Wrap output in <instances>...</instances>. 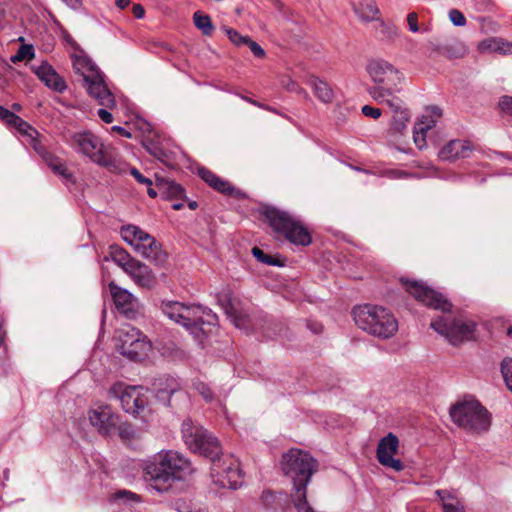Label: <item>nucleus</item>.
<instances>
[{
	"instance_id": "1",
	"label": "nucleus",
	"mask_w": 512,
	"mask_h": 512,
	"mask_svg": "<svg viewBox=\"0 0 512 512\" xmlns=\"http://www.w3.org/2000/svg\"><path fill=\"white\" fill-rule=\"evenodd\" d=\"M182 437L190 450L212 461L211 477L214 484L229 489L241 486L242 474L238 462L232 458H219L221 447L212 434L186 419L182 423Z\"/></svg>"
},
{
	"instance_id": "2",
	"label": "nucleus",
	"mask_w": 512,
	"mask_h": 512,
	"mask_svg": "<svg viewBox=\"0 0 512 512\" xmlns=\"http://www.w3.org/2000/svg\"><path fill=\"white\" fill-rule=\"evenodd\" d=\"M407 292L415 299L443 314L433 320L431 328L444 336L451 344L456 345L472 338L475 323L469 320L456 318L451 314L452 303L441 293L429 288L422 282L401 280Z\"/></svg>"
},
{
	"instance_id": "3",
	"label": "nucleus",
	"mask_w": 512,
	"mask_h": 512,
	"mask_svg": "<svg viewBox=\"0 0 512 512\" xmlns=\"http://www.w3.org/2000/svg\"><path fill=\"white\" fill-rule=\"evenodd\" d=\"M193 471L189 460L176 451H161L146 461L145 479L157 492L168 491L175 481L183 480Z\"/></svg>"
},
{
	"instance_id": "4",
	"label": "nucleus",
	"mask_w": 512,
	"mask_h": 512,
	"mask_svg": "<svg viewBox=\"0 0 512 512\" xmlns=\"http://www.w3.org/2000/svg\"><path fill=\"white\" fill-rule=\"evenodd\" d=\"M160 309L167 318L183 326L200 343L204 338L203 325H215L218 320L211 309L201 305H185L179 301L164 300Z\"/></svg>"
},
{
	"instance_id": "5",
	"label": "nucleus",
	"mask_w": 512,
	"mask_h": 512,
	"mask_svg": "<svg viewBox=\"0 0 512 512\" xmlns=\"http://www.w3.org/2000/svg\"><path fill=\"white\" fill-rule=\"evenodd\" d=\"M73 150L99 166L105 167L110 172L124 173L128 169L125 163L115 150L110 146H105L101 139L91 132H77L70 136L68 141Z\"/></svg>"
},
{
	"instance_id": "6",
	"label": "nucleus",
	"mask_w": 512,
	"mask_h": 512,
	"mask_svg": "<svg viewBox=\"0 0 512 512\" xmlns=\"http://www.w3.org/2000/svg\"><path fill=\"white\" fill-rule=\"evenodd\" d=\"M353 316L360 329L375 337L388 339L398 330L396 318L382 306L366 304L355 307Z\"/></svg>"
},
{
	"instance_id": "7",
	"label": "nucleus",
	"mask_w": 512,
	"mask_h": 512,
	"mask_svg": "<svg viewBox=\"0 0 512 512\" xmlns=\"http://www.w3.org/2000/svg\"><path fill=\"white\" fill-rule=\"evenodd\" d=\"M367 72L375 83L367 91L375 101L384 103L400 92L403 74L389 62L372 60L367 65Z\"/></svg>"
},
{
	"instance_id": "8",
	"label": "nucleus",
	"mask_w": 512,
	"mask_h": 512,
	"mask_svg": "<svg viewBox=\"0 0 512 512\" xmlns=\"http://www.w3.org/2000/svg\"><path fill=\"white\" fill-rule=\"evenodd\" d=\"M263 214L273 231L289 242L301 246L312 242L308 229L298 217L274 207L265 208Z\"/></svg>"
},
{
	"instance_id": "9",
	"label": "nucleus",
	"mask_w": 512,
	"mask_h": 512,
	"mask_svg": "<svg viewBox=\"0 0 512 512\" xmlns=\"http://www.w3.org/2000/svg\"><path fill=\"white\" fill-rule=\"evenodd\" d=\"M452 421L467 432H486L490 427L488 411L476 400L456 403L450 409Z\"/></svg>"
},
{
	"instance_id": "10",
	"label": "nucleus",
	"mask_w": 512,
	"mask_h": 512,
	"mask_svg": "<svg viewBox=\"0 0 512 512\" xmlns=\"http://www.w3.org/2000/svg\"><path fill=\"white\" fill-rule=\"evenodd\" d=\"M120 234L122 239L142 257L155 265L165 263L167 254L163 251L161 244L140 227L132 224L123 226Z\"/></svg>"
},
{
	"instance_id": "11",
	"label": "nucleus",
	"mask_w": 512,
	"mask_h": 512,
	"mask_svg": "<svg viewBox=\"0 0 512 512\" xmlns=\"http://www.w3.org/2000/svg\"><path fill=\"white\" fill-rule=\"evenodd\" d=\"M109 397L118 400L123 410L129 414L139 415L147 405V397L140 386H130L118 382L109 389Z\"/></svg>"
},
{
	"instance_id": "12",
	"label": "nucleus",
	"mask_w": 512,
	"mask_h": 512,
	"mask_svg": "<svg viewBox=\"0 0 512 512\" xmlns=\"http://www.w3.org/2000/svg\"><path fill=\"white\" fill-rule=\"evenodd\" d=\"M399 448V440L393 433H388L383 437L377 446L376 456L378 462L387 468H390L396 472H400L404 469V464L400 459L394 458Z\"/></svg>"
},
{
	"instance_id": "13",
	"label": "nucleus",
	"mask_w": 512,
	"mask_h": 512,
	"mask_svg": "<svg viewBox=\"0 0 512 512\" xmlns=\"http://www.w3.org/2000/svg\"><path fill=\"white\" fill-rule=\"evenodd\" d=\"M84 84L89 95L93 97L99 105L107 108L116 106L115 97L108 89L101 71L85 76Z\"/></svg>"
},
{
	"instance_id": "14",
	"label": "nucleus",
	"mask_w": 512,
	"mask_h": 512,
	"mask_svg": "<svg viewBox=\"0 0 512 512\" xmlns=\"http://www.w3.org/2000/svg\"><path fill=\"white\" fill-rule=\"evenodd\" d=\"M110 294L116 309L128 318H133L138 309L137 298L128 290L116 285L114 281L108 284Z\"/></svg>"
},
{
	"instance_id": "15",
	"label": "nucleus",
	"mask_w": 512,
	"mask_h": 512,
	"mask_svg": "<svg viewBox=\"0 0 512 512\" xmlns=\"http://www.w3.org/2000/svg\"><path fill=\"white\" fill-rule=\"evenodd\" d=\"M90 423L103 435H111L119 424L118 415L107 406L93 409L89 412Z\"/></svg>"
},
{
	"instance_id": "16",
	"label": "nucleus",
	"mask_w": 512,
	"mask_h": 512,
	"mask_svg": "<svg viewBox=\"0 0 512 512\" xmlns=\"http://www.w3.org/2000/svg\"><path fill=\"white\" fill-rule=\"evenodd\" d=\"M152 389L161 403L169 405L171 395L180 389V384L174 377L164 375L153 381Z\"/></svg>"
},
{
	"instance_id": "17",
	"label": "nucleus",
	"mask_w": 512,
	"mask_h": 512,
	"mask_svg": "<svg viewBox=\"0 0 512 512\" xmlns=\"http://www.w3.org/2000/svg\"><path fill=\"white\" fill-rule=\"evenodd\" d=\"M125 273L128 274L138 286L151 289L156 284L152 270L139 260L132 262V265Z\"/></svg>"
},
{
	"instance_id": "18",
	"label": "nucleus",
	"mask_w": 512,
	"mask_h": 512,
	"mask_svg": "<svg viewBox=\"0 0 512 512\" xmlns=\"http://www.w3.org/2000/svg\"><path fill=\"white\" fill-rule=\"evenodd\" d=\"M383 104H386L394 113L392 128L395 131L402 133L406 129L407 123L410 119L409 112L404 107L403 101L398 96H393L392 98L385 100Z\"/></svg>"
},
{
	"instance_id": "19",
	"label": "nucleus",
	"mask_w": 512,
	"mask_h": 512,
	"mask_svg": "<svg viewBox=\"0 0 512 512\" xmlns=\"http://www.w3.org/2000/svg\"><path fill=\"white\" fill-rule=\"evenodd\" d=\"M472 151L471 144L465 140H451L439 152V157L445 161L466 158Z\"/></svg>"
},
{
	"instance_id": "20",
	"label": "nucleus",
	"mask_w": 512,
	"mask_h": 512,
	"mask_svg": "<svg viewBox=\"0 0 512 512\" xmlns=\"http://www.w3.org/2000/svg\"><path fill=\"white\" fill-rule=\"evenodd\" d=\"M35 73L44 84L56 92H63L66 89L64 80L57 74L54 68L48 63L35 68Z\"/></svg>"
},
{
	"instance_id": "21",
	"label": "nucleus",
	"mask_w": 512,
	"mask_h": 512,
	"mask_svg": "<svg viewBox=\"0 0 512 512\" xmlns=\"http://www.w3.org/2000/svg\"><path fill=\"white\" fill-rule=\"evenodd\" d=\"M155 186L160 195L166 199H184V188L174 180L156 176Z\"/></svg>"
},
{
	"instance_id": "22",
	"label": "nucleus",
	"mask_w": 512,
	"mask_h": 512,
	"mask_svg": "<svg viewBox=\"0 0 512 512\" xmlns=\"http://www.w3.org/2000/svg\"><path fill=\"white\" fill-rule=\"evenodd\" d=\"M217 300L219 305L222 307L224 312L227 314L229 318H231L234 325L238 328H243L245 325V317L238 315L236 308L234 307V302L232 298V294L230 291H222L217 295Z\"/></svg>"
},
{
	"instance_id": "23",
	"label": "nucleus",
	"mask_w": 512,
	"mask_h": 512,
	"mask_svg": "<svg viewBox=\"0 0 512 512\" xmlns=\"http://www.w3.org/2000/svg\"><path fill=\"white\" fill-rule=\"evenodd\" d=\"M198 175L201 177L203 181H205L210 187L214 188L215 190L230 195L234 188L231 186V184L222 178L215 175L212 171L206 169V168H199L198 169Z\"/></svg>"
},
{
	"instance_id": "24",
	"label": "nucleus",
	"mask_w": 512,
	"mask_h": 512,
	"mask_svg": "<svg viewBox=\"0 0 512 512\" xmlns=\"http://www.w3.org/2000/svg\"><path fill=\"white\" fill-rule=\"evenodd\" d=\"M287 501V494L284 491L273 492L266 489L260 496V504L266 510L277 511Z\"/></svg>"
},
{
	"instance_id": "25",
	"label": "nucleus",
	"mask_w": 512,
	"mask_h": 512,
	"mask_svg": "<svg viewBox=\"0 0 512 512\" xmlns=\"http://www.w3.org/2000/svg\"><path fill=\"white\" fill-rule=\"evenodd\" d=\"M143 334L140 330L134 327H125L118 331L117 340H118V349L120 353L124 356L126 352L131 348Z\"/></svg>"
},
{
	"instance_id": "26",
	"label": "nucleus",
	"mask_w": 512,
	"mask_h": 512,
	"mask_svg": "<svg viewBox=\"0 0 512 512\" xmlns=\"http://www.w3.org/2000/svg\"><path fill=\"white\" fill-rule=\"evenodd\" d=\"M353 7L363 21H373L379 13L375 0H354Z\"/></svg>"
},
{
	"instance_id": "27",
	"label": "nucleus",
	"mask_w": 512,
	"mask_h": 512,
	"mask_svg": "<svg viewBox=\"0 0 512 512\" xmlns=\"http://www.w3.org/2000/svg\"><path fill=\"white\" fill-rule=\"evenodd\" d=\"M436 495L439 497L443 512H464V506L457 496L448 490H437Z\"/></svg>"
},
{
	"instance_id": "28",
	"label": "nucleus",
	"mask_w": 512,
	"mask_h": 512,
	"mask_svg": "<svg viewBox=\"0 0 512 512\" xmlns=\"http://www.w3.org/2000/svg\"><path fill=\"white\" fill-rule=\"evenodd\" d=\"M308 84L313 88L315 96L324 103H329L333 99V91L330 86L317 76H310Z\"/></svg>"
},
{
	"instance_id": "29",
	"label": "nucleus",
	"mask_w": 512,
	"mask_h": 512,
	"mask_svg": "<svg viewBox=\"0 0 512 512\" xmlns=\"http://www.w3.org/2000/svg\"><path fill=\"white\" fill-rule=\"evenodd\" d=\"M150 349V342L147 340L145 335H142L138 340H136V342H134L133 346L129 348L124 356L133 361H141L147 356Z\"/></svg>"
},
{
	"instance_id": "30",
	"label": "nucleus",
	"mask_w": 512,
	"mask_h": 512,
	"mask_svg": "<svg viewBox=\"0 0 512 512\" xmlns=\"http://www.w3.org/2000/svg\"><path fill=\"white\" fill-rule=\"evenodd\" d=\"M73 67L76 73L83 77V81L85 76L100 72L94 62L86 56H74Z\"/></svg>"
},
{
	"instance_id": "31",
	"label": "nucleus",
	"mask_w": 512,
	"mask_h": 512,
	"mask_svg": "<svg viewBox=\"0 0 512 512\" xmlns=\"http://www.w3.org/2000/svg\"><path fill=\"white\" fill-rule=\"evenodd\" d=\"M43 159L48 167L65 180H72V174L68 171L62 160L51 153H45Z\"/></svg>"
},
{
	"instance_id": "32",
	"label": "nucleus",
	"mask_w": 512,
	"mask_h": 512,
	"mask_svg": "<svg viewBox=\"0 0 512 512\" xmlns=\"http://www.w3.org/2000/svg\"><path fill=\"white\" fill-rule=\"evenodd\" d=\"M110 256L113 262H115L119 267H121L124 272H126L130 268L132 262H135L137 260L131 257L126 250L119 247H111Z\"/></svg>"
},
{
	"instance_id": "33",
	"label": "nucleus",
	"mask_w": 512,
	"mask_h": 512,
	"mask_svg": "<svg viewBox=\"0 0 512 512\" xmlns=\"http://www.w3.org/2000/svg\"><path fill=\"white\" fill-rule=\"evenodd\" d=\"M193 22L196 28L205 36H211L215 29L210 16L201 11H196L193 14Z\"/></svg>"
},
{
	"instance_id": "34",
	"label": "nucleus",
	"mask_w": 512,
	"mask_h": 512,
	"mask_svg": "<svg viewBox=\"0 0 512 512\" xmlns=\"http://www.w3.org/2000/svg\"><path fill=\"white\" fill-rule=\"evenodd\" d=\"M429 114L423 115L422 119L416 123L419 127H422L425 132L429 131L436 125L437 119L441 117V109L437 106H431L427 109Z\"/></svg>"
},
{
	"instance_id": "35",
	"label": "nucleus",
	"mask_w": 512,
	"mask_h": 512,
	"mask_svg": "<svg viewBox=\"0 0 512 512\" xmlns=\"http://www.w3.org/2000/svg\"><path fill=\"white\" fill-rule=\"evenodd\" d=\"M479 48L482 51L490 50V51H501L504 53H511L512 52V43H502V46L500 45V42L495 39L486 40L480 43Z\"/></svg>"
},
{
	"instance_id": "36",
	"label": "nucleus",
	"mask_w": 512,
	"mask_h": 512,
	"mask_svg": "<svg viewBox=\"0 0 512 512\" xmlns=\"http://www.w3.org/2000/svg\"><path fill=\"white\" fill-rule=\"evenodd\" d=\"M34 48L32 45L23 44L19 47L17 53L11 57L13 63L31 60L34 57Z\"/></svg>"
},
{
	"instance_id": "37",
	"label": "nucleus",
	"mask_w": 512,
	"mask_h": 512,
	"mask_svg": "<svg viewBox=\"0 0 512 512\" xmlns=\"http://www.w3.org/2000/svg\"><path fill=\"white\" fill-rule=\"evenodd\" d=\"M501 373L507 388L512 392V358L504 359L502 361Z\"/></svg>"
},
{
	"instance_id": "38",
	"label": "nucleus",
	"mask_w": 512,
	"mask_h": 512,
	"mask_svg": "<svg viewBox=\"0 0 512 512\" xmlns=\"http://www.w3.org/2000/svg\"><path fill=\"white\" fill-rule=\"evenodd\" d=\"M252 254L255 256V258L265 264L273 265V266H280V262L275 259L273 256L265 254L260 248L254 247L252 249Z\"/></svg>"
},
{
	"instance_id": "39",
	"label": "nucleus",
	"mask_w": 512,
	"mask_h": 512,
	"mask_svg": "<svg viewBox=\"0 0 512 512\" xmlns=\"http://www.w3.org/2000/svg\"><path fill=\"white\" fill-rule=\"evenodd\" d=\"M223 30L228 36L229 40L236 46L245 45L248 41V36L241 35L235 29L224 27Z\"/></svg>"
},
{
	"instance_id": "40",
	"label": "nucleus",
	"mask_w": 512,
	"mask_h": 512,
	"mask_svg": "<svg viewBox=\"0 0 512 512\" xmlns=\"http://www.w3.org/2000/svg\"><path fill=\"white\" fill-rule=\"evenodd\" d=\"M282 85L286 90H288L290 92L302 94L306 98L308 97L307 92L302 87H300L299 84L297 82H295L293 79H291L290 77L283 79Z\"/></svg>"
},
{
	"instance_id": "41",
	"label": "nucleus",
	"mask_w": 512,
	"mask_h": 512,
	"mask_svg": "<svg viewBox=\"0 0 512 512\" xmlns=\"http://www.w3.org/2000/svg\"><path fill=\"white\" fill-rule=\"evenodd\" d=\"M413 139L419 149L426 147V132L416 124L413 129Z\"/></svg>"
},
{
	"instance_id": "42",
	"label": "nucleus",
	"mask_w": 512,
	"mask_h": 512,
	"mask_svg": "<svg viewBox=\"0 0 512 512\" xmlns=\"http://www.w3.org/2000/svg\"><path fill=\"white\" fill-rule=\"evenodd\" d=\"M194 389L204 398L205 401H211L213 394L210 387L201 381H195L193 383Z\"/></svg>"
},
{
	"instance_id": "43",
	"label": "nucleus",
	"mask_w": 512,
	"mask_h": 512,
	"mask_svg": "<svg viewBox=\"0 0 512 512\" xmlns=\"http://www.w3.org/2000/svg\"><path fill=\"white\" fill-rule=\"evenodd\" d=\"M449 19L455 26L458 27H462L466 24V18L464 14L458 9H451L449 11Z\"/></svg>"
},
{
	"instance_id": "44",
	"label": "nucleus",
	"mask_w": 512,
	"mask_h": 512,
	"mask_svg": "<svg viewBox=\"0 0 512 512\" xmlns=\"http://www.w3.org/2000/svg\"><path fill=\"white\" fill-rule=\"evenodd\" d=\"M11 127H15L17 131L25 135H30L29 131L32 130V127L19 116L16 117Z\"/></svg>"
},
{
	"instance_id": "45",
	"label": "nucleus",
	"mask_w": 512,
	"mask_h": 512,
	"mask_svg": "<svg viewBox=\"0 0 512 512\" xmlns=\"http://www.w3.org/2000/svg\"><path fill=\"white\" fill-rule=\"evenodd\" d=\"M17 116L14 112L0 106V119L8 126H12Z\"/></svg>"
},
{
	"instance_id": "46",
	"label": "nucleus",
	"mask_w": 512,
	"mask_h": 512,
	"mask_svg": "<svg viewBox=\"0 0 512 512\" xmlns=\"http://www.w3.org/2000/svg\"><path fill=\"white\" fill-rule=\"evenodd\" d=\"M447 52V43L445 44H435V43H430L429 45V57H436V56H441L442 53H446Z\"/></svg>"
},
{
	"instance_id": "47",
	"label": "nucleus",
	"mask_w": 512,
	"mask_h": 512,
	"mask_svg": "<svg viewBox=\"0 0 512 512\" xmlns=\"http://www.w3.org/2000/svg\"><path fill=\"white\" fill-rule=\"evenodd\" d=\"M362 114L366 117L378 119L382 115V111L379 108L372 107L370 105H364L361 109Z\"/></svg>"
},
{
	"instance_id": "48",
	"label": "nucleus",
	"mask_w": 512,
	"mask_h": 512,
	"mask_svg": "<svg viewBox=\"0 0 512 512\" xmlns=\"http://www.w3.org/2000/svg\"><path fill=\"white\" fill-rule=\"evenodd\" d=\"M247 46H249L251 52L254 54V56L258 58H262L265 55L264 49L255 41H253L251 38H248V41L246 42Z\"/></svg>"
},
{
	"instance_id": "49",
	"label": "nucleus",
	"mask_w": 512,
	"mask_h": 512,
	"mask_svg": "<svg viewBox=\"0 0 512 512\" xmlns=\"http://www.w3.org/2000/svg\"><path fill=\"white\" fill-rule=\"evenodd\" d=\"M130 173L138 183L146 185V186H152V184H153L152 180L145 177L144 175H142L138 169L131 168Z\"/></svg>"
},
{
	"instance_id": "50",
	"label": "nucleus",
	"mask_w": 512,
	"mask_h": 512,
	"mask_svg": "<svg viewBox=\"0 0 512 512\" xmlns=\"http://www.w3.org/2000/svg\"><path fill=\"white\" fill-rule=\"evenodd\" d=\"M499 107L503 112L512 115V96L501 97Z\"/></svg>"
},
{
	"instance_id": "51",
	"label": "nucleus",
	"mask_w": 512,
	"mask_h": 512,
	"mask_svg": "<svg viewBox=\"0 0 512 512\" xmlns=\"http://www.w3.org/2000/svg\"><path fill=\"white\" fill-rule=\"evenodd\" d=\"M417 20H418V16L415 12H411L408 14V16H407L408 26H409L410 31H412L414 33L419 31Z\"/></svg>"
},
{
	"instance_id": "52",
	"label": "nucleus",
	"mask_w": 512,
	"mask_h": 512,
	"mask_svg": "<svg viewBox=\"0 0 512 512\" xmlns=\"http://www.w3.org/2000/svg\"><path fill=\"white\" fill-rule=\"evenodd\" d=\"M117 498L119 499H127V500H134V501H139V496L132 493L131 491H127V490H121L119 492H117L116 494Z\"/></svg>"
},
{
	"instance_id": "53",
	"label": "nucleus",
	"mask_w": 512,
	"mask_h": 512,
	"mask_svg": "<svg viewBox=\"0 0 512 512\" xmlns=\"http://www.w3.org/2000/svg\"><path fill=\"white\" fill-rule=\"evenodd\" d=\"M97 114L104 123L108 124L113 121V115L106 109H99Z\"/></svg>"
},
{
	"instance_id": "54",
	"label": "nucleus",
	"mask_w": 512,
	"mask_h": 512,
	"mask_svg": "<svg viewBox=\"0 0 512 512\" xmlns=\"http://www.w3.org/2000/svg\"><path fill=\"white\" fill-rule=\"evenodd\" d=\"M132 12L137 19H142L145 16V9L141 4H134Z\"/></svg>"
},
{
	"instance_id": "55",
	"label": "nucleus",
	"mask_w": 512,
	"mask_h": 512,
	"mask_svg": "<svg viewBox=\"0 0 512 512\" xmlns=\"http://www.w3.org/2000/svg\"><path fill=\"white\" fill-rule=\"evenodd\" d=\"M116 430L119 432L121 437L129 438L132 436L130 426H122L120 423L117 425Z\"/></svg>"
},
{
	"instance_id": "56",
	"label": "nucleus",
	"mask_w": 512,
	"mask_h": 512,
	"mask_svg": "<svg viewBox=\"0 0 512 512\" xmlns=\"http://www.w3.org/2000/svg\"><path fill=\"white\" fill-rule=\"evenodd\" d=\"M112 131H115L117 133H119L120 135L126 137V138H131L132 137V134L127 131L125 128L121 127V126H113L112 127Z\"/></svg>"
},
{
	"instance_id": "57",
	"label": "nucleus",
	"mask_w": 512,
	"mask_h": 512,
	"mask_svg": "<svg viewBox=\"0 0 512 512\" xmlns=\"http://www.w3.org/2000/svg\"><path fill=\"white\" fill-rule=\"evenodd\" d=\"M181 512H206L205 508L191 509L186 503L181 504V508L179 507Z\"/></svg>"
},
{
	"instance_id": "58",
	"label": "nucleus",
	"mask_w": 512,
	"mask_h": 512,
	"mask_svg": "<svg viewBox=\"0 0 512 512\" xmlns=\"http://www.w3.org/2000/svg\"><path fill=\"white\" fill-rule=\"evenodd\" d=\"M130 3H131L130 0H115V5L119 9H125L126 7H128L130 5Z\"/></svg>"
},
{
	"instance_id": "59",
	"label": "nucleus",
	"mask_w": 512,
	"mask_h": 512,
	"mask_svg": "<svg viewBox=\"0 0 512 512\" xmlns=\"http://www.w3.org/2000/svg\"><path fill=\"white\" fill-rule=\"evenodd\" d=\"M441 56H445L447 58H454L457 57L456 53L453 51V48L450 44L447 43V52L442 53Z\"/></svg>"
},
{
	"instance_id": "60",
	"label": "nucleus",
	"mask_w": 512,
	"mask_h": 512,
	"mask_svg": "<svg viewBox=\"0 0 512 512\" xmlns=\"http://www.w3.org/2000/svg\"><path fill=\"white\" fill-rule=\"evenodd\" d=\"M147 187H148V189H147L148 195L151 198H155L158 195V193H159L158 189L157 188L156 189L152 188V186H147Z\"/></svg>"
},
{
	"instance_id": "61",
	"label": "nucleus",
	"mask_w": 512,
	"mask_h": 512,
	"mask_svg": "<svg viewBox=\"0 0 512 512\" xmlns=\"http://www.w3.org/2000/svg\"><path fill=\"white\" fill-rule=\"evenodd\" d=\"M67 5L72 8H77L80 5V0H63Z\"/></svg>"
},
{
	"instance_id": "62",
	"label": "nucleus",
	"mask_w": 512,
	"mask_h": 512,
	"mask_svg": "<svg viewBox=\"0 0 512 512\" xmlns=\"http://www.w3.org/2000/svg\"><path fill=\"white\" fill-rule=\"evenodd\" d=\"M183 207H184L183 202H175V203H173V204H172V208H173L174 210H180V209H182Z\"/></svg>"
},
{
	"instance_id": "63",
	"label": "nucleus",
	"mask_w": 512,
	"mask_h": 512,
	"mask_svg": "<svg viewBox=\"0 0 512 512\" xmlns=\"http://www.w3.org/2000/svg\"><path fill=\"white\" fill-rule=\"evenodd\" d=\"M188 207L191 209V210H195L197 207H198V203L196 201H189L188 202Z\"/></svg>"
},
{
	"instance_id": "64",
	"label": "nucleus",
	"mask_w": 512,
	"mask_h": 512,
	"mask_svg": "<svg viewBox=\"0 0 512 512\" xmlns=\"http://www.w3.org/2000/svg\"><path fill=\"white\" fill-rule=\"evenodd\" d=\"M391 175H392L393 177H401V176H403V175H405V174H404V172H402V171H392V172H391Z\"/></svg>"
}]
</instances>
